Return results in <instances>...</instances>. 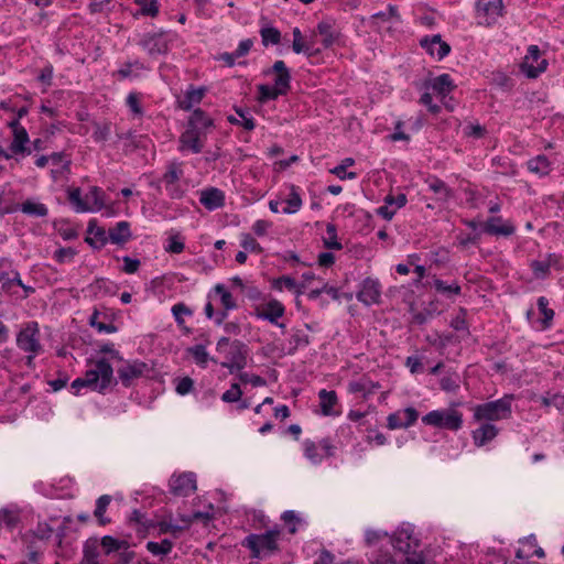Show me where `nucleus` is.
Masks as SVG:
<instances>
[{
  "instance_id": "nucleus-62",
  "label": "nucleus",
  "mask_w": 564,
  "mask_h": 564,
  "mask_svg": "<svg viewBox=\"0 0 564 564\" xmlns=\"http://www.w3.org/2000/svg\"><path fill=\"white\" fill-rule=\"evenodd\" d=\"M141 12L144 15L155 17L159 13V4L156 0H140Z\"/></svg>"
},
{
  "instance_id": "nucleus-3",
  "label": "nucleus",
  "mask_w": 564,
  "mask_h": 564,
  "mask_svg": "<svg viewBox=\"0 0 564 564\" xmlns=\"http://www.w3.org/2000/svg\"><path fill=\"white\" fill-rule=\"evenodd\" d=\"M390 543L394 550L405 555L406 564H425V557L419 550L421 546V541L414 534L413 529H398L390 538Z\"/></svg>"
},
{
  "instance_id": "nucleus-5",
  "label": "nucleus",
  "mask_w": 564,
  "mask_h": 564,
  "mask_svg": "<svg viewBox=\"0 0 564 564\" xmlns=\"http://www.w3.org/2000/svg\"><path fill=\"white\" fill-rule=\"evenodd\" d=\"M511 397L506 395L499 400L476 405L474 408V420L489 423L508 419L511 415Z\"/></svg>"
},
{
  "instance_id": "nucleus-6",
  "label": "nucleus",
  "mask_w": 564,
  "mask_h": 564,
  "mask_svg": "<svg viewBox=\"0 0 564 564\" xmlns=\"http://www.w3.org/2000/svg\"><path fill=\"white\" fill-rule=\"evenodd\" d=\"M425 425L458 431L463 425V414L455 409L434 410L422 417Z\"/></svg>"
},
{
  "instance_id": "nucleus-30",
  "label": "nucleus",
  "mask_w": 564,
  "mask_h": 564,
  "mask_svg": "<svg viewBox=\"0 0 564 564\" xmlns=\"http://www.w3.org/2000/svg\"><path fill=\"white\" fill-rule=\"evenodd\" d=\"M316 32L322 36V44L324 47L332 46L339 37V32L327 21L319 22L317 24Z\"/></svg>"
},
{
  "instance_id": "nucleus-39",
  "label": "nucleus",
  "mask_w": 564,
  "mask_h": 564,
  "mask_svg": "<svg viewBox=\"0 0 564 564\" xmlns=\"http://www.w3.org/2000/svg\"><path fill=\"white\" fill-rule=\"evenodd\" d=\"M68 200L77 213L91 212V206L82 197L80 188L76 187L68 191Z\"/></svg>"
},
{
  "instance_id": "nucleus-1",
  "label": "nucleus",
  "mask_w": 564,
  "mask_h": 564,
  "mask_svg": "<svg viewBox=\"0 0 564 564\" xmlns=\"http://www.w3.org/2000/svg\"><path fill=\"white\" fill-rule=\"evenodd\" d=\"M113 381V369L106 359H100L94 364V367L85 372L83 378H77L72 383V389L76 392L83 387L91 388L98 392H104Z\"/></svg>"
},
{
  "instance_id": "nucleus-44",
  "label": "nucleus",
  "mask_w": 564,
  "mask_h": 564,
  "mask_svg": "<svg viewBox=\"0 0 564 564\" xmlns=\"http://www.w3.org/2000/svg\"><path fill=\"white\" fill-rule=\"evenodd\" d=\"M355 160L351 158H346L341 161V163L334 169L330 170V173L339 177L340 180L349 178L354 180L357 177V173L355 172H346L348 166L354 165Z\"/></svg>"
},
{
  "instance_id": "nucleus-50",
  "label": "nucleus",
  "mask_w": 564,
  "mask_h": 564,
  "mask_svg": "<svg viewBox=\"0 0 564 564\" xmlns=\"http://www.w3.org/2000/svg\"><path fill=\"white\" fill-rule=\"evenodd\" d=\"M260 35L264 46H268L269 44L276 45L281 41V32L273 26L262 28L260 30Z\"/></svg>"
},
{
  "instance_id": "nucleus-56",
  "label": "nucleus",
  "mask_w": 564,
  "mask_h": 564,
  "mask_svg": "<svg viewBox=\"0 0 564 564\" xmlns=\"http://www.w3.org/2000/svg\"><path fill=\"white\" fill-rule=\"evenodd\" d=\"M98 318H99L98 311H95L89 318L90 325L93 327L97 328L98 332L115 333L117 330V327L113 324L101 323V321H98Z\"/></svg>"
},
{
  "instance_id": "nucleus-12",
  "label": "nucleus",
  "mask_w": 564,
  "mask_h": 564,
  "mask_svg": "<svg viewBox=\"0 0 564 564\" xmlns=\"http://www.w3.org/2000/svg\"><path fill=\"white\" fill-rule=\"evenodd\" d=\"M0 283L3 291L15 293V286H23L20 274L12 267L11 261L7 259L0 260Z\"/></svg>"
},
{
  "instance_id": "nucleus-4",
  "label": "nucleus",
  "mask_w": 564,
  "mask_h": 564,
  "mask_svg": "<svg viewBox=\"0 0 564 564\" xmlns=\"http://www.w3.org/2000/svg\"><path fill=\"white\" fill-rule=\"evenodd\" d=\"M281 530H268L261 534H249L241 542L243 547L251 551L254 558H265L280 551Z\"/></svg>"
},
{
  "instance_id": "nucleus-36",
  "label": "nucleus",
  "mask_w": 564,
  "mask_h": 564,
  "mask_svg": "<svg viewBox=\"0 0 564 564\" xmlns=\"http://www.w3.org/2000/svg\"><path fill=\"white\" fill-rule=\"evenodd\" d=\"M429 188L437 195L438 199L447 200L453 196V191L446 185L445 182L440 180L438 177H430L427 181Z\"/></svg>"
},
{
  "instance_id": "nucleus-19",
  "label": "nucleus",
  "mask_w": 564,
  "mask_h": 564,
  "mask_svg": "<svg viewBox=\"0 0 564 564\" xmlns=\"http://www.w3.org/2000/svg\"><path fill=\"white\" fill-rule=\"evenodd\" d=\"M420 44L430 55L436 56L438 59L444 58L451 52V46L446 42L442 41L441 35L438 34L433 35L431 39H422Z\"/></svg>"
},
{
  "instance_id": "nucleus-29",
  "label": "nucleus",
  "mask_w": 564,
  "mask_h": 564,
  "mask_svg": "<svg viewBox=\"0 0 564 564\" xmlns=\"http://www.w3.org/2000/svg\"><path fill=\"white\" fill-rule=\"evenodd\" d=\"M131 238L130 224L128 221H119L115 227L109 229V240L115 245H123Z\"/></svg>"
},
{
  "instance_id": "nucleus-8",
  "label": "nucleus",
  "mask_w": 564,
  "mask_h": 564,
  "mask_svg": "<svg viewBox=\"0 0 564 564\" xmlns=\"http://www.w3.org/2000/svg\"><path fill=\"white\" fill-rule=\"evenodd\" d=\"M17 346L29 354H41L43 347L40 343V329L36 322H30L21 328L17 336Z\"/></svg>"
},
{
  "instance_id": "nucleus-18",
  "label": "nucleus",
  "mask_w": 564,
  "mask_h": 564,
  "mask_svg": "<svg viewBox=\"0 0 564 564\" xmlns=\"http://www.w3.org/2000/svg\"><path fill=\"white\" fill-rule=\"evenodd\" d=\"M141 45L150 55L165 54L169 50L167 41L162 33H148L144 34L139 41Z\"/></svg>"
},
{
  "instance_id": "nucleus-31",
  "label": "nucleus",
  "mask_w": 564,
  "mask_h": 564,
  "mask_svg": "<svg viewBox=\"0 0 564 564\" xmlns=\"http://www.w3.org/2000/svg\"><path fill=\"white\" fill-rule=\"evenodd\" d=\"M318 399L321 411L324 415L337 414V412L334 411L335 405L338 403V398L335 391H327L322 389L318 392Z\"/></svg>"
},
{
  "instance_id": "nucleus-55",
  "label": "nucleus",
  "mask_w": 564,
  "mask_h": 564,
  "mask_svg": "<svg viewBox=\"0 0 564 564\" xmlns=\"http://www.w3.org/2000/svg\"><path fill=\"white\" fill-rule=\"evenodd\" d=\"M304 446V455L314 464H318L322 462V455H319L317 451V446L313 441L306 440L303 443Z\"/></svg>"
},
{
  "instance_id": "nucleus-40",
  "label": "nucleus",
  "mask_w": 564,
  "mask_h": 564,
  "mask_svg": "<svg viewBox=\"0 0 564 564\" xmlns=\"http://www.w3.org/2000/svg\"><path fill=\"white\" fill-rule=\"evenodd\" d=\"M186 352L193 357L195 362L202 368H206L207 362L209 360V355L203 345H195L193 347H188ZM214 362H217L214 358H210Z\"/></svg>"
},
{
  "instance_id": "nucleus-35",
  "label": "nucleus",
  "mask_w": 564,
  "mask_h": 564,
  "mask_svg": "<svg viewBox=\"0 0 564 564\" xmlns=\"http://www.w3.org/2000/svg\"><path fill=\"white\" fill-rule=\"evenodd\" d=\"M432 88L437 95L445 98L455 88V85L448 74H442L434 78Z\"/></svg>"
},
{
  "instance_id": "nucleus-37",
  "label": "nucleus",
  "mask_w": 564,
  "mask_h": 564,
  "mask_svg": "<svg viewBox=\"0 0 564 564\" xmlns=\"http://www.w3.org/2000/svg\"><path fill=\"white\" fill-rule=\"evenodd\" d=\"M105 193L98 186H91L85 195V200L91 206V212L101 210L105 207Z\"/></svg>"
},
{
  "instance_id": "nucleus-57",
  "label": "nucleus",
  "mask_w": 564,
  "mask_h": 564,
  "mask_svg": "<svg viewBox=\"0 0 564 564\" xmlns=\"http://www.w3.org/2000/svg\"><path fill=\"white\" fill-rule=\"evenodd\" d=\"M370 564H395L389 551L378 550L370 557Z\"/></svg>"
},
{
  "instance_id": "nucleus-17",
  "label": "nucleus",
  "mask_w": 564,
  "mask_h": 564,
  "mask_svg": "<svg viewBox=\"0 0 564 564\" xmlns=\"http://www.w3.org/2000/svg\"><path fill=\"white\" fill-rule=\"evenodd\" d=\"M381 296V285L378 280L367 278L357 293V299L366 305L377 304Z\"/></svg>"
},
{
  "instance_id": "nucleus-21",
  "label": "nucleus",
  "mask_w": 564,
  "mask_h": 564,
  "mask_svg": "<svg viewBox=\"0 0 564 564\" xmlns=\"http://www.w3.org/2000/svg\"><path fill=\"white\" fill-rule=\"evenodd\" d=\"M538 306V315H536V324L540 326L541 330H546L551 328L553 325V319L555 316V312L552 307H550V302L546 297L541 296L536 302Z\"/></svg>"
},
{
  "instance_id": "nucleus-46",
  "label": "nucleus",
  "mask_w": 564,
  "mask_h": 564,
  "mask_svg": "<svg viewBox=\"0 0 564 564\" xmlns=\"http://www.w3.org/2000/svg\"><path fill=\"white\" fill-rule=\"evenodd\" d=\"M551 170V163L549 159L541 154L531 160V172L538 174L539 176H543L549 174Z\"/></svg>"
},
{
  "instance_id": "nucleus-27",
  "label": "nucleus",
  "mask_w": 564,
  "mask_h": 564,
  "mask_svg": "<svg viewBox=\"0 0 564 564\" xmlns=\"http://www.w3.org/2000/svg\"><path fill=\"white\" fill-rule=\"evenodd\" d=\"M215 291L217 294L220 295V302H221V305L224 306V311L218 313L216 316V323L221 324L225 321V318L227 317V312L229 310L236 308L237 304H236V301L234 300L231 293L229 291H227L223 284H217L215 286Z\"/></svg>"
},
{
  "instance_id": "nucleus-59",
  "label": "nucleus",
  "mask_w": 564,
  "mask_h": 564,
  "mask_svg": "<svg viewBox=\"0 0 564 564\" xmlns=\"http://www.w3.org/2000/svg\"><path fill=\"white\" fill-rule=\"evenodd\" d=\"M48 158L53 164L62 163V172H69L72 160L65 152H54Z\"/></svg>"
},
{
  "instance_id": "nucleus-13",
  "label": "nucleus",
  "mask_w": 564,
  "mask_h": 564,
  "mask_svg": "<svg viewBox=\"0 0 564 564\" xmlns=\"http://www.w3.org/2000/svg\"><path fill=\"white\" fill-rule=\"evenodd\" d=\"M182 175V164L177 162H171L161 178L172 198H180L183 194V192L177 186V182Z\"/></svg>"
},
{
  "instance_id": "nucleus-32",
  "label": "nucleus",
  "mask_w": 564,
  "mask_h": 564,
  "mask_svg": "<svg viewBox=\"0 0 564 564\" xmlns=\"http://www.w3.org/2000/svg\"><path fill=\"white\" fill-rule=\"evenodd\" d=\"M549 62L542 56L541 51L536 45H531V78L538 77L541 73L545 72Z\"/></svg>"
},
{
  "instance_id": "nucleus-15",
  "label": "nucleus",
  "mask_w": 564,
  "mask_h": 564,
  "mask_svg": "<svg viewBox=\"0 0 564 564\" xmlns=\"http://www.w3.org/2000/svg\"><path fill=\"white\" fill-rule=\"evenodd\" d=\"M419 417L414 408H406L402 411L391 413L387 417V427L390 430L406 429L412 426Z\"/></svg>"
},
{
  "instance_id": "nucleus-25",
  "label": "nucleus",
  "mask_w": 564,
  "mask_h": 564,
  "mask_svg": "<svg viewBox=\"0 0 564 564\" xmlns=\"http://www.w3.org/2000/svg\"><path fill=\"white\" fill-rule=\"evenodd\" d=\"M498 435V429L491 423H482L478 429L473 431L474 444L481 447L492 441Z\"/></svg>"
},
{
  "instance_id": "nucleus-58",
  "label": "nucleus",
  "mask_w": 564,
  "mask_h": 564,
  "mask_svg": "<svg viewBox=\"0 0 564 564\" xmlns=\"http://www.w3.org/2000/svg\"><path fill=\"white\" fill-rule=\"evenodd\" d=\"M241 247L246 251H250L253 253H261L263 251L262 247L250 234H246L242 236Z\"/></svg>"
},
{
  "instance_id": "nucleus-38",
  "label": "nucleus",
  "mask_w": 564,
  "mask_h": 564,
  "mask_svg": "<svg viewBox=\"0 0 564 564\" xmlns=\"http://www.w3.org/2000/svg\"><path fill=\"white\" fill-rule=\"evenodd\" d=\"M273 288L279 291H282L283 288H285L290 291H293L296 295H301L304 292L305 284L299 285L293 278L283 275L273 281Z\"/></svg>"
},
{
  "instance_id": "nucleus-11",
  "label": "nucleus",
  "mask_w": 564,
  "mask_h": 564,
  "mask_svg": "<svg viewBox=\"0 0 564 564\" xmlns=\"http://www.w3.org/2000/svg\"><path fill=\"white\" fill-rule=\"evenodd\" d=\"M170 490L174 496L187 497L196 490V479L193 473H184L170 479Z\"/></svg>"
},
{
  "instance_id": "nucleus-48",
  "label": "nucleus",
  "mask_w": 564,
  "mask_h": 564,
  "mask_svg": "<svg viewBox=\"0 0 564 564\" xmlns=\"http://www.w3.org/2000/svg\"><path fill=\"white\" fill-rule=\"evenodd\" d=\"M258 100L260 102H267L269 100H275L279 96H285L283 93H279L278 88L274 86H269L265 84L258 86Z\"/></svg>"
},
{
  "instance_id": "nucleus-41",
  "label": "nucleus",
  "mask_w": 564,
  "mask_h": 564,
  "mask_svg": "<svg viewBox=\"0 0 564 564\" xmlns=\"http://www.w3.org/2000/svg\"><path fill=\"white\" fill-rule=\"evenodd\" d=\"M236 112L239 116V119H237L234 116L228 117V121L232 124H240L243 127V129L248 131H252L256 127L254 120L251 116H249L248 111H245L241 108H236Z\"/></svg>"
},
{
  "instance_id": "nucleus-64",
  "label": "nucleus",
  "mask_w": 564,
  "mask_h": 564,
  "mask_svg": "<svg viewBox=\"0 0 564 564\" xmlns=\"http://www.w3.org/2000/svg\"><path fill=\"white\" fill-rule=\"evenodd\" d=\"M441 389L446 392H454L458 389V377L446 376L440 381Z\"/></svg>"
},
{
  "instance_id": "nucleus-23",
  "label": "nucleus",
  "mask_w": 564,
  "mask_h": 564,
  "mask_svg": "<svg viewBox=\"0 0 564 564\" xmlns=\"http://www.w3.org/2000/svg\"><path fill=\"white\" fill-rule=\"evenodd\" d=\"M128 524L135 530L138 535L144 538L151 528L155 527V523L148 519L145 513L140 510H133L128 518Z\"/></svg>"
},
{
  "instance_id": "nucleus-9",
  "label": "nucleus",
  "mask_w": 564,
  "mask_h": 564,
  "mask_svg": "<svg viewBox=\"0 0 564 564\" xmlns=\"http://www.w3.org/2000/svg\"><path fill=\"white\" fill-rule=\"evenodd\" d=\"M254 313L258 318L268 321L282 329L285 328V324L279 322V319L285 314V307L280 301L271 299L268 302L258 305L254 308Z\"/></svg>"
},
{
  "instance_id": "nucleus-14",
  "label": "nucleus",
  "mask_w": 564,
  "mask_h": 564,
  "mask_svg": "<svg viewBox=\"0 0 564 564\" xmlns=\"http://www.w3.org/2000/svg\"><path fill=\"white\" fill-rule=\"evenodd\" d=\"M149 370L148 365L143 361H127L122 367L118 368V377L124 387H130L133 380L141 378Z\"/></svg>"
},
{
  "instance_id": "nucleus-43",
  "label": "nucleus",
  "mask_w": 564,
  "mask_h": 564,
  "mask_svg": "<svg viewBox=\"0 0 564 564\" xmlns=\"http://www.w3.org/2000/svg\"><path fill=\"white\" fill-rule=\"evenodd\" d=\"M205 95L204 88H192L187 90L184 99L181 101V107L189 110L194 105L199 104Z\"/></svg>"
},
{
  "instance_id": "nucleus-54",
  "label": "nucleus",
  "mask_w": 564,
  "mask_h": 564,
  "mask_svg": "<svg viewBox=\"0 0 564 564\" xmlns=\"http://www.w3.org/2000/svg\"><path fill=\"white\" fill-rule=\"evenodd\" d=\"M173 316L177 323L178 326L184 325V316H191L193 314V311L185 305L184 303H177L173 305L172 307Z\"/></svg>"
},
{
  "instance_id": "nucleus-61",
  "label": "nucleus",
  "mask_w": 564,
  "mask_h": 564,
  "mask_svg": "<svg viewBox=\"0 0 564 564\" xmlns=\"http://www.w3.org/2000/svg\"><path fill=\"white\" fill-rule=\"evenodd\" d=\"M76 253V250L70 247L59 248L54 252V259L59 263H64L72 261Z\"/></svg>"
},
{
  "instance_id": "nucleus-2",
  "label": "nucleus",
  "mask_w": 564,
  "mask_h": 564,
  "mask_svg": "<svg viewBox=\"0 0 564 564\" xmlns=\"http://www.w3.org/2000/svg\"><path fill=\"white\" fill-rule=\"evenodd\" d=\"M216 350L224 357L220 366L227 368L230 373L240 371L247 366L249 349L245 343L221 337L217 343Z\"/></svg>"
},
{
  "instance_id": "nucleus-16",
  "label": "nucleus",
  "mask_w": 564,
  "mask_h": 564,
  "mask_svg": "<svg viewBox=\"0 0 564 564\" xmlns=\"http://www.w3.org/2000/svg\"><path fill=\"white\" fill-rule=\"evenodd\" d=\"M205 134L202 131L188 127L180 135V151H191L193 153H200L204 148L203 137Z\"/></svg>"
},
{
  "instance_id": "nucleus-22",
  "label": "nucleus",
  "mask_w": 564,
  "mask_h": 564,
  "mask_svg": "<svg viewBox=\"0 0 564 564\" xmlns=\"http://www.w3.org/2000/svg\"><path fill=\"white\" fill-rule=\"evenodd\" d=\"M200 204L208 210L220 208L225 204V194L216 187H209L200 192Z\"/></svg>"
},
{
  "instance_id": "nucleus-52",
  "label": "nucleus",
  "mask_w": 564,
  "mask_h": 564,
  "mask_svg": "<svg viewBox=\"0 0 564 564\" xmlns=\"http://www.w3.org/2000/svg\"><path fill=\"white\" fill-rule=\"evenodd\" d=\"M292 48L296 54L306 53L307 55H312V53L310 52L312 48V45L305 44L303 42V36H302L301 30L299 28L293 29Z\"/></svg>"
},
{
  "instance_id": "nucleus-45",
  "label": "nucleus",
  "mask_w": 564,
  "mask_h": 564,
  "mask_svg": "<svg viewBox=\"0 0 564 564\" xmlns=\"http://www.w3.org/2000/svg\"><path fill=\"white\" fill-rule=\"evenodd\" d=\"M286 207L283 208L284 214H294L300 210L302 206V198L297 193V189L294 185L291 186V193L289 197L285 199Z\"/></svg>"
},
{
  "instance_id": "nucleus-20",
  "label": "nucleus",
  "mask_w": 564,
  "mask_h": 564,
  "mask_svg": "<svg viewBox=\"0 0 564 564\" xmlns=\"http://www.w3.org/2000/svg\"><path fill=\"white\" fill-rule=\"evenodd\" d=\"M87 234L85 241L96 249H101L109 240V231L107 232L104 227H99L96 220L88 223Z\"/></svg>"
},
{
  "instance_id": "nucleus-51",
  "label": "nucleus",
  "mask_w": 564,
  "mask_h": 564,
  "mask_svg": "<svg viewBox=\"0 0 564 564\" xmlns=\"http://www.w3.org/2000/svg\"><path fill=\"white\" fill-rule=\"evenodd\" d=\"M326 234H327V237L324 238V246L327 249L340 250L343 248V246L337 239V229L334 224H330V223L327 224Z\"/></svg>"
},
{
  "instance_id": "nucleus-34",
  "label": "nucleus",
  "mask_w": 564,
  "mask_h": 564,
  "mask_svg": "<svg viewBox=\"0 0 564 564\" xmlns=\"http://www.w3.org/2000/svg\"><path fill=\"white\" fill-rule=\"evenodd\" d=\"M110 502L111 496L109 495H102L96 501L94 516L97 519L99 525L105 527L111 522V519L105 516Z\"/></svg>"
},
{
  "instance_id": "nucleus-10",
  "label": "nucleus",
  "mask_w": 564,
  "mask_h": 564,
  "mask_svg": "<svg viewBox=\"0 0 564 564\" xmlns=\"http://www.w3.org/2000/svg\"><path fill=\"white\" fill-rule=\"evenodd\" d=\"M264 75H274V87L279 93L286 95L291 89V73L283 61H275L271 68L263 72Z\"/></svg>"
},
{
  "instance_id": "nucleus-60",
  "label": "nucleus",
  "mask_w": 564,
  "mask_h": 564,
  "mask_svg": "<svg viewBox=\"0 0 564 564\" xmlns=\"http://www.w3.org/2000/svg\"><path fill=\"white\" fill-rule=\"evenodd\" d=\"M242 391L240 389V386L238 383H232L230 389L223 393L221 400L224 402H237L241 399Z\"/></svg>"
},
{
  "instance_id": "nucleus-63",
  "label": "nucleus",
  "mask_w": 564,
  "mask_h": 564,
  "mask_svg": "<svg viewBox=\"0 0 564 564\" xmlns=\"http://www.w3.org/2000/svg\"><path fill=\"white\" fill-rule=\"evenodd\" d=\"M388 534L386 532L368 530L365 534V542L367 546H376L382 539H386Z\"/></svg>"
},
{
  "instance_id": "nucleus-26",
  "label": "nucleus",
  "mask_w": 564,
  "mask_h": 564,
  "mask_svg": "<svg viewBox=\"0 0 564 564\" xmlns=\"http://www.w3.org/2000/svg\"><path fill=\"white\" fill-rule=\"evenodd\" d=\"M510 224L503 223L500 217H491L484 224V231L491 236H510L513 232Z\"/></svg>"
},
{
  "instance_id": "nucleus-49",
  "label": "nucleus",
  "mask_w": 564,
  "mask_h": 564,
  "mask_svg": "<svg viewBox=\"0 0 564 564\" xmlns=\"http://www.w3.org/2000/svg\"><path fill=\"white\" fill-rule=\"evenodd\" d=\"M21 210L24 214L36 216V217H45L48 213L47 207L41 203H34L31 200H26L21 205Z\"/></svg>"
},
{
  "instance_id": "nucleus-28",
  "label": "nucleus",
  "mask_w": 564,
  "mask_h": 564,
  "mask_svg": "<svg viewBox=\"0 0 564 564\" xmlns=\"http://www.w3.org/2000/svg\"><path fill=\"white\" fill-rule=\"evenodd\" d=\"M29 134L25 129L18 130L17 132H13V140L9 147L12 156L14 155H25L31 154V149L26 148V144L29 143Z\"/></svg>"
},
{
  "instance_id": "nucleus-42",
  "label": "nucleus",
  "mask_w": 564,
  "mask_h": 564,
  "mask_svg": "<svg viewBox=\"0 0 564 564\" xmlns=\"http://www.w3.org/2000/svg\"><path fill=\"white\" fill-rule=\"evenodd\" d=\"M172 549L173 542L169 539H164L161 542L150 541L147 543V550L155 556L167 555L171 553Z\"/></svg>"
},
{
  "instance_id": "nucleus-24",
  "label": "nucleus",
  "mask_w": 564,
  "mask_h": 564,
  "mask_svg": "<svg viewBox=\"0 0 564 564\" xmlns=\"http://www.w3.org/2000/svg\"><path fill=\"white\" fill-rule=\"evenodd\" d=\"M380 388L378 382L371 381L368 377L364 376L358 380H352L348 383V391L350 393L360 394L367 398L369 394L375 393Z\"/></svg>"
},
{
  "instance_id": "nucleus-53",
  "label": "nucleus",
  "mask_w": 564,
  "mask_h": 564,
  "mask_svg": "<svg viewBox=\"0 0 564 564\" xmlns=\"http://www.w3.org/2000/svg\"><path fill=\"white\" fill-rule=\"evenodd\" d=\"M434 288L438 293L445 294L448 297L460 293V286L457 283L446 284V282L440 279L434 280Z\"/></svg>"
},
{
  "instance_id": "nucleus-47",
  "label": "nucleus",
  "mask_w": 564,
  "mask_h": 564,
  "mask_svg": "<svg viewBox=\"0 0 564 564\" xmlns=\"http://www.w3.org/2000/svg\"><path fill=\"white\" fill-rule=\"evenodd\" d=\"M107 554L128 549V542L123 540L115 539L110 535H105L100 542Z\"/></svg>"
},
{
  "instance_id": "nucleus-7",
  "label": "nucleus",
  "mask_w": 564,
  "mask_h": 564,
  "mask_svg": "<svg viewBox=\"0 0 564 564\" xmlns=\"http://www.w3.org/2000/svg\"><path fill=\"white\" fill-rule=\"evenodd\" d=\"M505 6L502 0H477L476 20L479 25L490 26L503 15Z\"/></svg>"
},
{
  "instance_id": "nucleus-33",
  "label": "nucleus",
  "mask_w": 564,
  "mask_h": 564,
  "mask_svg": "<svg viewBox=\"0 0 564 564\" xmlns=\"http://www.w3.org/2000/svg\"><path fill=\"white\" fill-rule=\"evenodd\" d=\"M213 119L206 116V113L202 109H196L189 117L187 126L195 128L205 134L206 130L213 127Z\"/></svg>"
}]
</instances>
